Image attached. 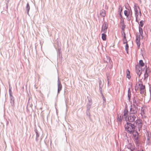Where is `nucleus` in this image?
Returning <instances> with one entry per match:
<instances>
[{"instance_id":"f257e3e1","label":"nucleus","mask_w":151,"mask_h":151,"mask_svg":"<svg viewBox=\"0 0 151 151\" xmlns=\"http://www.w3.org/2000/svg\"><path fill=\"white\" fill-rule=\"evenodd\" d=\"M126 124L127 125H124V128L128 133L132 134L136 132V131H138L137 127V126L134 123H131L127 122Z\"/></svg>"},{"instance_id":"f03ea898","label":"nucleus","mask_w":151,"mask_h":151,"mask_svg":"<svg viewBox=\"0 0 151 151\" xmlns=\"http://www.w3.org/2000/svg\"><path fill=\"white\" fill-rule=\"evenodd\" d=\"M133 106L131 105V108L130 109L129 113L130 114L137 115L138 108L134 104H133Z\"/></svg>"},{"instance_id":"7ed1b4c3","label":"nucleus","mask_w":151,"mask_h":151,"mask_svg":"<svg viewBox=\"0 0 151 151\" xmlns=\"http://www.w3.org/2000/svg\"><path fill=\"white\" fill-rule=\"evenodd\" d=\"M57 44L58 45V49L56 47H55V48L56 49L57 52V58L58 59V58H59L62 60V55L61 49L59 46V43L57 42Z\"/></svg>"},{"instance_id":"20e7f679","label":"nucleus","mask_w":151,"mask_h":151,"mask_svg":"<svg viewBox=\"0 0 151 151\" xmlns=\"http://www.w3.org/2000/svg\"><path fill=\"white\" fill-rule=\"evenodd\" d=\"M137 116V115L130 114L129 113L128 118L127 122H130L131 123L134 122L136 117Z\"/></svg>"},{"instance_id":"39448f33","label":"nucleus","mask_w":151,"mask_h":151,"mask_svg":"<svg viewBox=\"0 0 151 151\" xmlns=\"http://www.w3.org/2000/svg\"><path fill=\"white\" fill-rule=\"evenodd\" d=\"M137 126H138L137 128L138 129V131L141 129L142 127V120L140 118L137 119L135 120V122H134Z\"/></svg>"},{"instance_id":"423d86ee","label":"nucleus","mask_w":151,"mask_h":151,"mask_svg":"<svg viewBox=\"0 0 151 151\" xmlns=\"http://www.w3.org/2000/svg\"><path fill=\"white\" fill-rule=\"evenodd\" d=\"M108 27V25L107 22H104L103 23L101 28V32H106Z\"/></svg>"},{"instance_id":"0eeeda50","label":"nucleus","mask_w":151,"mask_h":151,"mask_svg":"<svg viewBox=\"0 0 151 151\" xmlns=\"http://www.w3.org/2000/svg\"><path fill=\"white\" fill-rule=\"evenodd\" d=\"M128 6L129 7V9H127L128 11V17H127V19L128 21H129L132 19V11L131 9L129 6V4H127Z\"/></svg>"},{"instance_id":"6e6552de","label":"nucleus","mask_w":151,"mask_h":151,"mask_svg":"<svg viewBox=\"0 0 151 151\" xmlns=\"http://www.w3.org/2000/svg\"><path fill=\"white\" fill-rule=\"evenodd\" d=\"M132 138L134 141L141 138V136L139 135V133L138 131H136L135 133H133L132 134Z\"/></svg>"},{"instance_id":"1a4fd4ad","label":"nucleus","mask_w":151,"mask_h":151,"mask_svg":"<svg viewBox=\"0 0 151 151\" xmlns=\"http://www.w3.org/2000/svg\"><path fill=\"white\" fill-rule=\"evenodd\" d=\"M134 142L137 148H139L140 145L142 144L143 142L141 138L135 141Z\"/></svg>"},{"instance_id":"9d476101","label":"nucleus","mask_w":151,"mask_h":151,"mask_svg":"<svg viewBox=\"0 0 151 151\" xmlns=\"http://www.w3.org/2000/svg\"><path fill=\"white\" fill-rule=\"evenodd\" d=\"M136 43L137 47H138V48H139L140 45V35H136Z\"/></svg>"},{"instance_id":"9b49d317","label":"nucleus","mask_w":151,"mask_h":151,"mask_svg":"<svg viewBox=\"0 0 151 151\" xmlns=\"http://www.w3.org/2000/svg\"><path fill=\"white\" fill-rule=\"evenodd\" d=\"M58 94H59L60 93V92L61 90L62 86V85L61 83V81L59 80V79H58Z\"/></svg>"},{"instance_id":"f8f14e48","label":"nucleus","mask_w":151,"mask_h":151,"mask_svg":"<svg viewBox=\"0 0 151 151\" xmlns=\"http://www.w3.org/2000/svg\"><path fill=\"white\" fill-rule=\"evenodd\" d=\"M150 72L149 68H146L145 72L144 73V79H147L149 76V73Z\"/></svg>"},{"instance_id":"ddd939ff","label":"nucleus","mask_w":151,"mask_h":151,"mask_svg":"<svg viewBox=\"0 0 151 151\" xmlns=\"http://www.w3.org/2000/svg\"><path fill=\"white\" fill-rule=\"evenodd\" d=\"M123 116H122L121 115H117L116 122H119V124L121 125L122 123V120L123 119Z\"/></svg>"},{"instance_id":"4468645a","label":"nucleus","mask_w":151,"mask_h":151,"mask_svg":"<svg viewBox=\"0 0 151 151\" xmlns=\"http://www.w3.org/2000/svg\"><path fill=\"white\" fill-rule=\"evenodd\" d=\"M10 99V103L11 104V105L13 107L14 106V96L12 95L9 96Z\"/></svg>"},{"instance_id":"2eb2a0df","label":"nucleus","mask_w":151,"mask_h":151,"mask_svg":"<svg viewBox=\"0 0 151 151\" xmlns=\"http://www.w3.org/2000/svg\"><path fill=\"white\" fill-rule=\"evenodd\" d=\"M134 13H139L138 9H139V10H140L138 5L137 4H134Z\"/></svg>"},{"instance_id":"dca6fc26","label":"nucleus","mask_w":151,"mask_h":151,"mask_svg":"<svg viewBox=\"0 0 151 151\" xmlns=\"http://www.w3.org/2000/svg\"><path fill=\"white\" fill-rule=\"evenodd\" d=\"M123 10V8L121 5H119V7L118 14L120 18H122V12Z\"/></svg>"},{"instance_id":"f3484780","label":"nucleus","mask_w":151,"mask_h":151,"mask_svg":"<svg viewBox=\"0 0 151 151\" xmlns=\"http://www.w3.org/2000/svg\"><path fill=\"white\" fill-rule=\"evenodd\" d=\"M127 148L130 149L131 151H134L135 149V146H132L131 143H129L127 145Z\"/></svg>"},{"instance_id":"a211bd4d","label":"nucleus","mask_w":151,"mask_h":151,"mask_svg":"<svg viewBox=\"0 0 151 151\" xmlns=\"http://www.w3.org/2000/svg\"><path fill=\"white\" fill-rule=\"evenodd\" d=\"M35 132L36 134L35 140L37 142L38 140V138L40 137V134L39 132H38L36 127L35 128Z\"/></svg>"},{"instance_id":"6ab92c4d","label":"nucleus","mask_w":151,"mask_h":151,"mask_svg":"<svg viewBox=\"0 0 151 151\" xmlns=\"http://www.w3.org/2000/svg\"><path fill=\"white\" fill-rule=\"evenodd\" d=\"M135 69L136 71V73L139 72L141 70H142V67L138 65H136L135 66Z\"/></svg>"},{"instance_id":"aec40b11","label":"nucleus","mask_w":151,"mask_h":151,"mask_svg":"<svg viewBox=\"0 0 151 151\" xmlns=\"http://www.w3.org/2000/svg\"><path fill=\"white\" fill-rule=\"evenodd\" d=\"M106 32H104V33L101 34V38L104 41H106Z\"/></svg>"},{"instance_id":"412c9836","label":"nucleus","mask_w":151,"mask_h":151,"mask_svg":"<svg viewBox=\"0 0 151 151\" xmlns=\"http://www.w3.org/2000/svg\"><path fill=\"white\" fill-rule=\"evenodd\" d=\"M26 10L27 11V14L29 15V12L30 9V7L29 6V5L28 3H27V4L26 7Z\"/></svg>"},{"instance_id":"4be33fe9","label":"nucleus","mask_w":151,"mask_h":151,"mask_svg":"<svg viewBox=\"0 0 151 151\" xmlns=\"http://www.w3.org/2000/svg\"><path fill=\"white\" fill-rule=\"evenodd\" d=\"M126 74L127 77L129 79H130L131 78V76L130 75V71L128 69L127 70Z\"/></svg>"},{"instance_id":"5701e85b","label":"nucleus","mask_w":151,"mask_h":151,"mask_svg":"<svg viewBox=\"0 0 151 151\" xmlns=\"http://www.w3.org/2000/svg\"><path fill=\"white\" fill-rule=\"evenodd\" d=\"M138 65L142 67L145 65V63L142 60H140L139 61V65Z\"/></svg>"},{"instance_id":"b1692460","label":"nucleus","mask_w":151,"mask_h":151,"mask_svg":"<svg viewBox=\"0 0 151 151\" xmlns=\"http://www.w3.org/2000/svg\"><path fill=\"white\" fill-rule=\"evenodd\" d=\"M100 15L103 17H105L106 15V12L104 9H102L100 12Z\"/></svg>"},{"instance_id":"393cba45","label":"nucleus","mask_w":151,"mask_h":151,"mask_svg":"<svg viewBox=\"0 0 151 151\" xmlns=\"http://www.w3.org/2000/svg\"><path fill=\"white\" fill-rule=\"evenodd\" d=\"M64 98L66 106H67V104L68 103V95H65L64 96Z\"/></svg>"},{"instance_id":"a878e982","label":"nucleus","mask_w":151,"mask_h":151,"mask_svg":"<svg viewBox=\"0 0 151 151\" xmlns=\"http://www.w3.org/2000/svg\"><path fill=\"white\" fill-rule=\"evenodd\" d=\"M139 34H140V36L142 37V38H143V30L142 28L141 27H139Z\"/></svg>"},{"instance_id":"bb28decb","label":"nucleus","mask_w":151,"mask_h":151,"mask_svg":"<svg viewBox=\"0 0 151 151\" xmlns=\"http://www.w3.org/2000/svg\"><path fill=\"white\" fill-rule=\"evenodd\" d=\"M92 104H87L86 106V110L88 111H90V108H91V106Z\"/></svg>"},{"instance_id":"cd10ccee","label":"nucleus","mask_w":151,"mask_h":151,"mask_svg":"<svg viewBox=\"0 0 151 151\" xmlns=\"http://www.w3.org/2000/svg\"><path fill=\"white\" fill-rule=\"evenodd\" d=\"M144 21L143 20H141L139 22V27H142L144 25Z\"/></svg>"},{"instance_id":"c85d7f7f","label":"nucleus","mask_w":151,"mask_h":151,"mask_svg":"<svg viewBox=\"0 0 151 151\" xmlns=\"http://www.w3.org/2000/svg\"><path fill=\"white\" fill-rule=\"evenodd\" d=\"M9 96L12 95V87L11 86L10 83H9Z\"/></svg>"},{"instance_id":"c756f323","label":"nucleus","mask_w":151,"mask_h":151,"mask_svg":"<svg viewBox=\"0 0 151 151\" xmlns=\"http://www.w3.org/2000/svg\"><path fill=\"white\" fill-rule=\"evenodd\" d=\"M121 26H122V28H121L122 31H122V32H124L125 29V28L126 27V25H125V24H122Z\"/></svg>"},{"instance_id":"7c9ffc66","label":"nucleus","mask_w":151,"mask_h":151,"mask_svg":"<svg viewBox=\"0 0 151 151\" xmlns=\"http://www.w3.org/2000/svg\"><path fill=\"white\" fill-rule=\"evenodd\" d=\"M40 116L42 118V121L44 122L45 121V117L44 116V113L43 112V111H42L41 113Z\"/></svg>"},{"instance_id":"2f4dec72","label":"nucleus","mask_w":151,"mask_h":151,"mask_svg":"<svg viewBox=\"0 0 151 151\" xmlns=\"http://www.w3.org/2000/svg\"><path fill=\"white\" fill-rule=\"evenodd\" d=\"M121 32L122 36H123V34H124V35L123 36V40L125 39L126 40L127 39V37L126 36V34L125 32H122V31H121Z\"/></svg>"},{"instance_id":"473e14b6","label":"nucleus","mask_w":151,"mask_h":151,"mask_svg":"<svg viewBox=\"0 0 151 151\" xmlns=\"http://www.w3.org/2000/svg\"><path fill=\"white\" fill-rule=\"evenodd\" d=\"M121 32L122 36H123V34H124V35L123 36V40L125 39L126 40L127 39V37L126 36V34L125 32H122V31H121Z\"/></svg>"},{"instance_id":"72a5a7b5","label":"nucleus","mask_w":151,"mask_h":151,"mask_svg":"<svg viewBox=\"0 0 151 151\" xmlns=\"http://www.w3.org/2000/svg\"><path fill=\"white\" fill-rule=\"evenodd\" d=\"M87 99L88 100V102L87 104H92V100L91 99L90 97L89 98L88 96L87 97Z\"/></svg>"},{"instance_id":"f704fd0d","label":"nucleus","mask_w":151,"mask_h":151,"mask_svg":"<svg viewBox=\"0 0 151 151\" xmlns=\"http://www.w3.org/2000/svg\"><path fill=\"white\" fill-rule=\"evenodd\" d=\"M145 85H142L139 86L140 90H144L145 89Z\"/></svg>"},{"instance_id":"c9c22d12","label":"nucleus","mask_w":151,"mask_h":151,"mask_svg":"<svg viewBox=\"0 0 151 151\" xmlns=\"http://www.w3.org/2000/svg\"><path fill=\"white\" fill-rule=\"evenodd\" d=\"M131 93L130 88H129L128 91V97H131Z\"/></svg>"},{"instance_id":"e433bc0d","label":"nucleus","mask_w":151,"mask_h":151,"mask_svg":"<svg viewBox=\"0 0 151 151\" xmlns=\"http://www.w3.org/2000/svg\"><path fill=\"white\" fill-rule=\"evenodd\" d=\"M123 113L126 114L127 115H129V111L126 108L124 109Z\"/></svg>"},{"instance_id":"4c0bfd02","label":"nucleus","mask_w":151,"mask_h":151,"mask_svg":"<svg viewBox=\"0 0 151 151\" xmlns=\"http://www.w3.org/2000/svg\"><path fill=\"white\" fill-rule=\"evenodd\" d=\"M128 10H125L124 11V15L126 17H128Z\"/></svg>"},{"instance_id":"58836bf2","label":"nucleus","mask_w":151,"mask_h":151,"mask_svg":"<svg viewBox=\"0 0 151 151\" xmlns=\"http://www.w3.org/2000/svg\"><path fill=\"white\" fill-rule=\"evenodd\" d=\"M90 111H88L87 110H86V114L87 116H91L90 113Z\"/></svg>"},{"instance_id":"ea45409f","label":"nucleus","mask_w":151,"mask_h":151,"mask_svg":"<svg viewBox=\"0 0 151 151\" xmlns=\"http://www.w3.org/2000/svg\"><path fill=\"white\" fill-rule=\"evenodd\" d=\"M150 136H149V135H148L147 137V144H148L149 142H150Z\"/></svg>"},{"instance_id":"a19ab883","label":"nucleus","mask_w":151,"mask_h":151,"mask_svg":"<svg viewBox=\"0 0 151 151\" xmlns=\"http://www.w3.org/2000/svg\"><path fill=\"white\" fill-rule=\"evenodd\" d=\"M107 59L109 60V62H110V64H111V63H112V61L111 60V58L109 56L107 57Z\"/></svg>"},{"instance_id":"79ce46f5","label":"nucleus","mask_w":151,"mask_h":151,"mask_svg":"<svg viewBox=\"0 0 151 151\" xmlns=\"http://www.w3.org/2000/svg\"><path fill=\"white\" fill-rule=\"evenodd\" d=\"M120 24H125L124 23V19L122 18H121V21L120 22Z\"/></svg>"},{"instance_id":"37998d69","label":"nucleus","mask_w":151,"mask_h":151,"mask_svg":"<svg viewBox=\"0 0 151 151\" xmlns=\"http://www.w3.org/2000/svg\"><path fill=\"white\" fill-rule=\"evenodd\" d=\"M29 99L28 103L27 105V106H26L27 110V112H28L29 111V109H28V104H29Z\"/></svg>"},{"instance_id":"c03bdc74","label":"nucleus","mask_w":151,"mask_h":151,"mask_svg":"<svg viewBox=\"0 0 151 151\" xmlns=\"http://www.w3.org/2000/svg\"><path fill=\"white\" fill-rule=\"evenodd\" d=\"M129 115H127L125 116L124 118L125 119V121L127 122H128L127 121V119L128 118L129 116Z\"/></svg>"},{"instance_id":"a18cd8bd","label":"nucleus","mask_w":151,"mask_h":151,"mask_svg":"<svg viewBox=\"0 0 151 151\" xmlns=\"http://www.w3.org/2000/svg\"><path fill=\"white\" fill-rule=\"evenodd\" d=\"M142 85H143L142 82L141 81H139L138 82V86H140Z\"/></svg>"},{"instance_id":"49530a36","label":"nucleus","mask_w":151,"mask_h":151,"mask_svg":"<svg viewBox=\"0 0 151 151\" xmlns=\"http://www.w3.org/2000/svg\"><path fill=\"white\" fill-rule=\"evenodd\" d=\"M103 100V104L104 105V104H106V100L105 97L103 98H102Z\"/></svg>"},{"instance_id":"de8ad7c7","label":"nucleus","mask_w":151,"mask_h":151,"mask_svg":"<svg viewBox=\"0 0 151 151\" xmlns=\"http://www.w3.org/2000/svg\"><path fill=\"white\" fill-rule=\"evenodd\" d=\"M6 8L7 9H8V4L9 3V0H7L6 1Z\"/></svg>"},{"instance_id":"09e8293b","label":"nucleus","mask_w":151,"mask_h":151,"mask_svg":"<svg viewBox=\"0 0 151 151\" xmlns=\"http://www.w3.org/2000/svg\"><path fill=\"white\" fill-rule=\"evenodd\" d=\"M133 104H134V103H136V102H137L136 101V99L135 98V97L134 96V97L133 99Z\"/></svg>"},{"instance_id":"8fccbe9b","label":"nucleus","mask_w":151,"mask_h":151,"mask_svg":"<svg viewBox=\"0 0 151 151\" xmlns=\"http://www.w3.org/2000/svg\"><path fill=\"white\" fill-rule=\"evenodd\" d=\"M138 150H136V151H145V150H144L142 148H140V149H139V148H138Z\"/></svg>"},{"instance_id":"3c124183","label":"nucleus","mask_w":151,"mask_h":151,"mask_svg":"<svg viewBox=\"0 0 151 151\" xmlns=\"http://www.w3.org/2000/svg\"><path fill=\"white\" fill-rule=\"evenodd\" d=\"M107 81L108 82V86H109V85H111V84H109V82L110 81H109V79L108 78V76H107Z\"/></svg>"},{"instance_id":"603ef678","label":"nucleus","mask_w":151,"mask_h":151,"mask_svg":"<svg viewBox=\"0 0 151 151\" xmlns=\"http://www.w3.org/2000/svg\"><path fill=\"white\" fill-rule=\"evenodd\" d=\"M68 93V91L67 90H65L64 96H65V95H67Z\"/></svg>"},{"instance_id":"864d4df0","label":"nucleus","mask_w":151,"mask_h":151,"mask_svg":"<svg viewBox=\"0 0 151 151\" xmlns=\"http://www.w3.org/2000/svg\"><path fill=\"white\" fill-rule=\"evenodd\" d=\"M128 97V100L129 101V102H130V103H131V105L132 104V101H131L130 100H131V97Z\"/></svg>"},{"instance_id":"5fc2aeb1","label":"nucleus","mask_w":151,"mask_h":151,"mask_svg":"<svg viewBox=\"0 0 151 151\" xmlns=\"http://www.w3.org/2000/svg\"><path fill=\"white\" fill-rule=\"evenodd\" d=\"M134 14L136 18H137L138 17L139 13H134Z\"/></svg>"},{"instance_id":"6e6d98bb","label":"nucleus","mask_w":151,"mask_h":151,"mask_svg":"<svg viewBox=\"0 0 151 151\" xmlns=\"http://www.w3.org/2000/svg\"><path fill=\"white\" fill-rule=\"evenodd\" d=\"M140 20V19L139 18H138V17L137 18H136L135 21L136 22L139 23V21Z\"/></svg>"},{"instance_id":"4d7b16f0","label":"nucleus","mask_w":151,"mask_h":151,"mask_svg":"<svg viewBox=\"0 0 151 151\" xmlns=\"http://www.w3.org/2000/svg\"><path fill=\"white\" fill-rule=\"evenodd\" d=\"M125 48V49L127 48V49H129V45H128V43H126V44Z\"/></svg>"},{"instance_id":"13d9d810","label":"nucleus","mask_w":151,"mask_h":151,"mask_svg":"<svg viewBox=\"0 0 151 151\" xmlns=\"http://www.w3.org/2000/svg\"><path fill=\"white\" fill-rule=\"evenodd\" d=\"M137 86V83L136 84V85H135V88H135V91H137V90L138 89V87H137V89L136 88V87Z\"/></svg>"},{"instance_id":"bf43d9fd","label":"nucleus","mask_w":151,"mask_h":151,"mask_svg":"<svg viewBox=\"0 0 151 151\" xmlns=\"http://www.w3.org/2000/svg\"><path fill=\"white\" fill-rule=\"evenodd\" d=\"M140 93L141 94H143L144 93V90H140Z\"/></svg>"},{"instance_id":"052dcab7","label":"nucleus","mask_w":151,"mask_h":151,"mask_svg":"<svg viewBox=\"0 0 151 151\" xmlns=\"http://www.w3.org/2000/svg\"><path fill=\"white\" fill-rule=\"evenodd\" d=\"M139 103H137L136 102V103H134V104H135L136 106L137 107V106H139Z\"/></svg>"},{"instance_id":"680f3d73","label":"nucleus","mask_w":151,"mask_h":151,"mask_svg":"<svg viewBox=\"0 0 151 151\" xmlns=\"http://www.w3.org/2000/svg\"><path fill=\"white\" fill-rule=\"evenodd\" d=\"M125 50L126 51L127 53V54H128L129 53V49H127V48L125 49Z\"/></svg>"},{"instance_id":"e2e57ef3","label":"nucleus","mask_w":151,"mask_h":151,"mask_svg":"<svg viewBox=\"0 0 151 151\" xmlns=\"http://www.w3.org/2000/svg\"><path fill=\"white\" fill-rule=\"evenodd\" d=\"M139 73V72H138V73H136L137 74L138 76L139 77L141 75V73Z\"/></svg>"},{"instance_id":"0e129e2a","label":"nucleus","mask_w":151,"mask_h":151,"mask_svg":"<svg viewBox=\"0 0 151 151\" xmlns=\"http://www.w3.org/2000/svg\"><path fill=\"white\" fill-rule=\"evenodd\" d=\"M101 83H102V82H101V81L100 80H99V85H101Z\"/></svg>"},{"instance_id":"69168bd1","label":"nucleus","mask_w":151,"mask_h":151,"mask_svg":"<svg viewBox=\"0 0 151 151\" xmlns=\"http://www.w3.org/2000/svg\"><path fill=\"white\" fill-rule=\"evenodd\" d=\"M127 114H126L124 113V114H123V115L122 116H123V118H124V117L126 115H127Z\"/></svg>"},{"instance_id":"338daca9","label":"nucleus","mask_w":151,"mask_h":151,"mask_svg":"<svg viewBox=\"0 0 151 151\" xmlns=\"http://www.w3.org/2000/svg\"><path fill=\"white\" fill-rule=\"evenodd\" d=\"M88 118H89V120L91 121H92V119L91 118V116H89Z\"/></svg>"},{"instance_id":"774afa93","label":"nucleus","mask_w":151,"mask_h":151,"mask_svg":"<svg viewBox=\"0 0 151 151\" xmlns=\"http://www.w3.org/2000/svg\"><path fill=\"white\" fill-rule=\"evenodd\" d=\"M88 118H89V120L91 121H92V119L91 118V116H89Z\"/></svg>"}]
</instances>
